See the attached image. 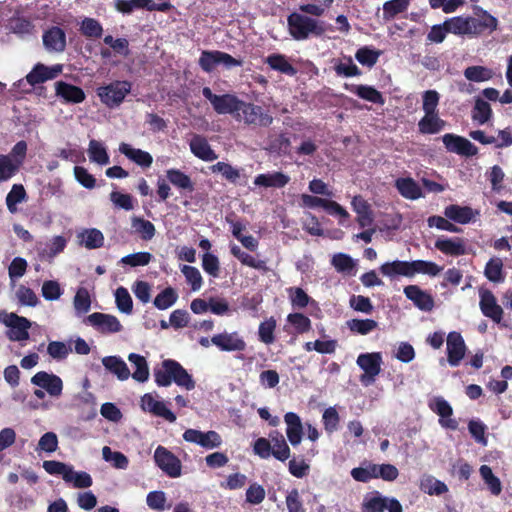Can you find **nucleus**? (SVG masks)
I'll use <instances>...</instances> for the list:
<instances>
[{
	"label": "nucleus",
	"instance_id": "nucleus-1",
	"mask_svg": "<svg viewBox=\"0 0 512 512\" xmlns=\"http://www.w3.org/2000/svg\"><path fill=\"white\" fill-rule=\"evenodd\" d=\"M155 382L160 387L170 386L175 382L178 386L187 390L195 388V381L187 370L176 360L166 359L160 369L154 370Z\"/></svg>",
	"mask_w": 512,
	"mask_h": 512
},
{
	"label": "nucleus",
	"instance_id": "nucleus-2",
	"mask_svg": "<svg viewBox=\"0 0 512 512\" xmlns=\"http://www.w3.org/2000/svg\"><path fill=\"white\" fill-rule=\"evenodd\" d=\"M290 35L295 40H305L311 34L320 37L326 32L323 22L309 16L293 12L287 17Z\"/></svg>",
	"mask_w": 512,
	"mask_h": 512
},
{
	"label": "nucleus",
	"instance_id": "nucleus-3",
	"mask_svg": "<svg viewBox=\"0 0 512 512\" xmlns=\"http://www.w3.org/2000/svg\"><path fill=\"white\" fill-rule=\"evenodd\" d=\"M132 83L127 80H116L108 85L97 89V96L101 102L108 108L119 107L125 97L131 92Z\"/></svg>",
	"mask_w": 512,
	"mask_h": 512
},
{
	"label": "nucleus",
	"instance_id": "nucleus-4",
	"mask_svg": "<svg viewBox=\"0 0 512 512\" xmlns=\"http://www.w3.org/2000/svg\"><path fill=\"white\" fill-rule=\"evenodd\" d=\"M198 64L204 72L211 73L219 65H222L226 69H231L242 66L243 61L220 50H203L199 57Z\"/></svg>",
	"mask_w": 512,
	"mask_h": 512
},
{
	"label": "nucleus",
	"instance_id": "nucleus-5",
	"mask_svg": "<svg viewBox=\"0 0 512 512\" xmlns=\"http://www.w3.org/2000/svg\"><path fill=\"white\" fill-rule=\"evenodd\" d=\"M202 95L211 103L217 114H235L240 112L242 100L234 94L216 95L209 87H204Z\"/></svg>",
	"mask_w": 512,
	"mask_h": 512
},
{
	"label": "nucleus",
	"instance_id": "nucleus-6",
	"mask_svg": "<svg viewBox=\"0 0 512 512\" xmlns=\"http://www.w3.org/2000/svg\"><path fill=\"white\" fill-rule=\"evenodd\" d=\"M357 365L364 371L360 381L364 385H370L381 372L382 357L379 352L362 353L357 357Z\"/></svg>",
	"mask_w": 512,
	"mask_h": 512
},
{
	"label": "nucleus",
	"instance_id": "nucleus-7",
	"mask_svg": "<svg viewBox=\"0 0 512 512\" xmlns=\"http://www.w3.org/2000/svg\"><path fill=\"white\" fill-rule=\"evenodd\" d=\"M154 461L156 465L169 477L177 478L181 476L182 464L180 459L167 448L159 445L154 452Z\"/></svg>",
	"mask_w": 512,
	"mask_h": 512
},
{
	"label": "nucleus",
	"instance_id": "nucleus-8",
	"mask_svg": "<svg viewBox=\"0 0 512 512\" xmlns=\"http://www.w3.org/2000/svg\"><path fill=\"white\" fill-rule=\"evenodd\" d=\"M115 9L123 14H131L134 10L168 12L173 8L170 2L155 3L154 0H116Z\"/></svg>",
	"mask_w": 512,
	"mask_h": 512
},
{
	"label": "nucleus",
	"instance_id": "nucleus-9",
	"mask_svg": "<svg viewBox=\"0 0 512 512\" xmlns=\"http://www.w3.org/2000/svg\"><path fill=\"white\" fill-rule=\"evenodd\" d=\"M442 141L448 152L465 157H472L478 153V148L465 137L447 133L443 135Z\"/></svg>",
	"mask_w": 512,
	"mask_h": 512
},
{
	"label": "nucleus",
	"instance_id": "nucleus-10",
	"mask_svg": "<svg viewBox=\"0 0 512 512\" xmlns=\"http://www.w3.org/2000/svg\"><path fill=\"white\" fill-rule=\"evenodd\" d=\"M446 350L447 362L449 365L451 367L459 366L467 350V346L461 333L452 331L447 335Z\"/></svg>",
	"mask_w": 512,
	"mask_h": 512
},
{
	"label": "nucleus",
	"instance_id": "nucleus-11",
	"mask_svg": "<svg viewBox=\"0 0 512 512\" xmlns=\"http://www.w3.org/2000/svg\"><path fill=\"white\" fill-rule=\"evenodd\" d=\"M479 307L482 314L496 324H501L503 319V308L497 303L495 295L488 289L479 292Z\"/></svg>",
	"mask_w": 512,
	"mask_h": 512
},
{
	"label": "nucleus",
	"instance_id": "nucleus-12",
	"mask_svg": "<svg viewBox=\"0 0 512 512\" xmlns=\"http://www.w3.org/2000/svg\"><path fill=\"white\" fill-rule=\"evenodd\" d=\"M211 343L225 352H242L246 349V342L238 332L215 334L211 337Z\"/></svg>",
	"mask_w": 512,
	"mask_h": 512
},
{
	"label": "nucleus",
	"instance_id": "nucleus-13",
	"mask_svg": "<svg viewBox=\"0 0 512 512\" xmlns=\"http://www.w3.org/2000/svg\"><path fill=\"white\" fill-rule=\"evenodd\" d=\"M86 320L102 334L117 333L123 328L118 318L111 314L94 312Z\"/></svg>",
	"mask_w": 512,
	"mask_h": 512
},
{
	"label": "nucleus",
	"instance_id": "nucleus-14",
	"mask_svg": "<svg viewBox=\"0 0 512 512\" xmlns=\"http://www.w3.org/2000/svg\"><path fill=\"white\" fill-rule=\"evenodd\" d=\"M62 70L63 67L60 64L48 67L42 63H37L26 75V81L34 87L48 80L55 79L62 73Z\"/></svg>",
	"mask_w": 512,
	"mask_h": 512
},
{
	"label": "nucleus",
	"instance_id": "nucleus-15",
	"mask_svg": "<svg viewBox=\"0 0 512 512\" xmlns=\"http://www.w3.org/2000/svg\"><path fill=\"white\" fill-rule=\"evenodd\" d=\"M183 439L206 449H213L221 445L220 435L213 430L202 432L196 429H187L183 433Z\"/></svg>",
	"mask_w": 512,
	"mask_h": 512
},
{
	"label": "nucleus",
	"instance_id": "nucleus-16",
	"mask_svg": "<svg viewBox=\"0 0 512 512\" xmlns=\"http://www.w3.org/2000/svg\"><path fill=\"white\" fill-rule=\"evenodd\" d=\"M31 383L46 390L52 397H58L62 394V379L55 374L39 371L31 378Z\"/></svg>",
	"mask_w": 512,
	"mask_h": 512
},
{
	"label": "nucleus",
	"instance_id": "nucleus-17",
	"mask_svg": "<svg viewBox=\"0 0 512 512\" xmlns=\"http://www.w3.org/2000/svg\"><path fill=\"white\" fill-rule=\"evenodd\" d=\"M240 112L243 114V119L247 124H257L263 127H268L273 122V117L268 113H264L261 106L242 101Z\"/></svg>",
	"mask_w": 512,
	"mask_h": 512
},
{
	"label": "nucleus",
	"instance_id": "nucleus-18",
	"mask_svg": "<svg viewBox=\"0 0 512 512\" xmlns=\"http://www.w3.org/2000/svg\"><path fill=\"white\" fill-rule=\"evenodd\" d=\"M141 407L145 412H149L157 417H162L170 423L175 422L176 415L166 407L163 401H157L152 394H144L141 398Z\"/></svg>",
	"mask_w": 512,
	"mask_h": 512
},
{
	"label": "nucleus",
	"instance_id": "nucleus-19",
	"mask_svg": "<svg viewBox=\"0 0 512 512\" xmlns=\"http://www.w3.org/2000/svg\"><path fill=\"white\" fill-rule=\"evenodd\" d=\"M430 409L436 413L440 419L439 423L444 428L456 430L458 422L455 419H450L453 414L451 405L442 397H436L433 403L429 404Z\"/></svg>",
	"mask_w": 512,
	"mask_h": 512
},
{
	"label": "nucleus",
	"instance_id": "nucleus-20",
	"mask_svg": "<svg viewBox=\"0 0 512 512\" xmlns=\"http://www.w3.org/2000/svg\"><path fill=\"white\" fill-rule=\"evenodd\" d=\"M43 45L49 52H63L66 49V34L58 26H52L43 33Z\"/></svg>",
	"mask_w": 512,
	"mask_h": 512
},
{
	"label": "nucleus",
	"instance_id": "nucleus-21",
	"mask_svg": "<svg viewBox=\"0 0 512 512\" xmlns=\"http://www.w3.org/2000/svg\"><path fill=\"white\" fill-rule=\"evenodd\" d=\"M55 92L64 102L71 104L82 103L86 98L85 92L81 87L64 81L55 83Z\"/></svg>",
	"mask_w": 512,
	"mask_h": 512
},
{
	"label": "nucleus",
	"instance_id": "nucleus-22",
	"mask_svg": "<svg viewBox=\"0 0 512 512\" xmlns=\"http://www.w3.org/2000/svg\"><path fill=\"white\" fill-rule=\"evenodd\" d=\"M404 294L422 311H431L434 307L433 297L417 285L406 286Z\"/></svg>",
	"mask_w": 512,
	"mask_h": 512
},
{
	"label": "nucleus",
	"instance_id": "nucleus-23",
	"mask_svg": "<svg viewBox=\"0 0 512 512\" xmlns=\"http://www.w3.org/2000/svg\"><path fill=\"white\" fill-rule=\"evenodd\" d=\"M344 88L355 94L359 98L371 102L373 104L384 105L385 98L382 93L370 85L344 84Z\"/></svg>",
	"mask_w": 512,
	"mask_h": 512
},
{
	"label": "nucleus",
	"instance_id": "nucleus-24",
	"mask_svg": "<svg viewBox=\"0 0 512 512\" xmlns=\"http://www.w3.org/2000/svg\"><path fill=\"white\" fill-rule=\"evenodd\" d=\"M469 25L471 27L470 37H478L484 34H492L498 29L499 22L496 17L476 18L469 16Z\"/></svg>",
	"mask_w": 512,
	"mask_h": 512
},
{
	"label": "nucleus",
	"instance_id": "nucleus-25",
	"mask_svg": "<svg viewBox=\"0 0 512 512\" xmlns=\"http://www.w3.org/2000/svg\"><path fill=\"white\" fill-rule=\"evenodd\" d=\"M191 152L203 161H214L218 155L209 145L207 139L201 135H194L190 141Z\"/></svg>",
	"mask_w": 512,
	"mask_h": 512
},
{
	"label": "nucleus",
	"instance_id": "nucleus-26",
	"mask_svg": "<svg viewBox=\"0 0 512 512\" xmlns=\"http://www.w3.org/2000/svg\"><path fill=\"white\" fill-rule=\"evenodd\" d=\"M290 181V177L283 172L259 174L254 179V184L264 188H283Z\"/></svg>",
	"mask_w": 512,
	"mask_h": 512
},
{
	"label": "nucleus",
	"instance_id": "nucleus-27",
	"mask_svg": "<svg viewBox=\"0 0 512 512\" xmlns=\"http://www.w3.org/2000/svg\"><path fill=\"white\" fill-rule=\"evenodd\" d=\"M119 151L129 160L143 168H148L153 163V157L149 152L133 148L130 144L121 143L119 145Z\"/></svg>",
	"mask_w": 512,
	"mask_h": 512
},
{
	"label": "nucleus",
	"instance_id": "nucleus-28",
	"mask_svg": "<svg viewBox=\"0 0 512 512\" xmlns=\"http://www.w3.org/2000/svg\"><path fill=\"white\" fill-rule=\"evenodd\" d=\"M287 424L286 434L292 446L300 444L303 435V427L300 417L294 412H288L284 416Z\"/></svg>",
	"mask_w": 512,
	"mask_h": 512
},
{
	"label": "nucleus",
	"instance_id": "nucleus-29",
	"mask_svg": "<svg viewBox=\"0 0 512 512\" xmlns=\"http://www.w3.org/2000/svg\"><path fill=\"white\" fill-rule=\"evenodd\" d=\"M446 122L441 119L438 112L428 113L418 122V130L421 134H437L444 129Z\"/></svg>",
	"mask_w": 512,
	"mask_h": 512
},
{
	"label": "nucleus",
	"instance_id": "nucleus-30",
	"mask_svg": "<svg viewBox=\"0 0 512 512\" xmlns=\"http://www.w3.org/2000/svg\"><path fill=\"white\" fill-rule=\"evenodd\" d=\"M398 192L406 199L416 200L423 196L419 184L411 177L398 178L395 181Z\"/></svg>",
	"mask_w": 512,
	"mask_h": 512
},
{
	"label": "nucleus",
	"instance_id": "nucleus-31",
	"mask_svg": "<svg viewBox=\"0 0 512 512\" xmlns=\"http://www.w3.org/2000/svg\"><path fill=\"white\" fill-rule=\"evenodd\" d=\"M102 364L121 381L127 380L131 375L125 361L118 356H106L102 359Z\"/></svg>",
	"mask_w": 512,
	"mask_h": 512
},
{
	"label": "nucleus",
	"instance_id": "nucleus-32",
	"mask_svg": "<svg viewBox=\"0 0 512 512\" xmlns=\"http://www.w3.org/2000/svg\"><path fill=\"white\" fill-rule=\"evenodd\" d=\"M265 63L275 71L288 76H294L297 69L288 61L287 57L280 53H273L265 58Z\"/></svg>",
	"mask_w": 512,
	"mask_h": 512
},
{
	"label": "nucleus",
	"instance_id": "nucleus-33",
	"mask_svg": "<svg viewBox=\"0 0 512 512\" xmlns=\"http://www.w3.org/2000/svg\"><path fill=\"white\" fill-rule=\"evenodd\" d=\"M383 276L395 278L397 276L411 277L410 261L395 260L386 262L379 267Z\"/></svg>",
	"mask_w": 512,
	"mask_h": 512
},
{
	"label": "nucleus",
	"instance_id": "nucleus-34",
	"mask_svg": "<svg viewBox=\"0 0 512 512\" xmlns=\"http://www.w3.org/2000/svg\"><path fill=\"white\" fill-rule=\"evenodd\" d=\"M444 215L459 224H468L474 218V212L471 207L456 204L447 206L444 210Z\"/></svg>",
	"mask_w": 512,
	"mask_h": 512
},
{
	"label": "nucleus",
	"instance_id": "nucleus-35",
	"mask_svg": "<svg viewBox=\"0 0 512 512\" xmlns=\"http://www.w3.org/2000/svg\"><path fill=\"white\" fill-rule=\"evenodd\" d=\"M16 321L7 332V337L11 341H24L29 339V328L31 322L23 316H11Z\"/></svg>",
	"mask_w": 512,
	"mask_h": 512
},
{
	"label": "nucleus",
	"instance_id": "nucleus-36",
	"mask_svg": "<svg viewBox=\"0 0 512 512\" xmlns=\"http://www.w3.org/2000/svg\"><path fill=\"white\" fill-rule=\"evenodd\" d=\"M435 248L446 255L461 256L466 253L464 242L460 238L450 239H437Z\"/></svg>",
	"mask_w": 512,
	"mask_h": 512
},
{
	"label": "nucleus",
	"instance_id": "nucleus-37",
	"mask_svg": "<svg viewBox=\"0 0 512 512\" xmlns=\"http://www.w3.org/2000/svg\"><path fill=\"white\" fill-rule=\"evenodd\" d=\"M166 177L172 185L182 191L192 193L195 189L194 183L192 182L190 176L179 169H168L166 171Z\"/></svg>",
	"mask_w": 512,
	"mask_h": 512
},
{
	"label": "nucleus",
	"instance_id": "nucleus-38",
	"mask_svg": "<svg viewBox=\"0 0 512 512\" xmlns=\"http://www.w3.org/2000/svg\"><path fill=\"white\" fill-rule=\"evenodd\" d=\"M387 501L388 498L382 496L379 491H373L365 496L362 503V512H384Z\"/></svg>",
	"mask_w": 512,
	"mask_h": 512
},
{
	"label": "nucleus",
	"instance_id": "nucleus-39",
	"mask_svg": "<svg viewBox=\"0 0 512 512\" xmlns=\"http://www.w3.org/2000/svg\"><path fill=\"white\" fill-rule=\"evenodd\" d=\"M419 488L428 495H441L448 491L444 482L435 479L431 475H425L420 479Z\"/></svg>",
	"mask_w": 512,
	"mask_h": 512
},
{
	"label": "nucleus",
	"instance_id": "nucleus-40",
	"mask_svg": "<svg viewBox=\"0 0 512 512\" xmlns=\"http://www.w3.org/2000/svg\"><path fill=\"white\" fill-rule=\"evenodd\" d=\"M128 360L135 366V371L132 374L133 379L141 383L146 382L149 378V368L145 357L130 353Z\"/></svg>",
	"mask_w": 512,
	"mask_h": 512
},
{
	"label": "nucleus",
	"instance_id": "nucleus-41",
	"mask_svg": "<svg viewBox=\"0 0 512 512\" xmlns=\"http://www.w3.org/2000/svg\"><path fill=\"white\" fill-rule=\"evenodd\" d=\"M78 237L81 238L80 243L90 250L101 248L104 245V235L96 228L86 229Z\"/></svg>",
	"mask_w": 512,
	"mask_h": 512
},
{
	"label": "nucleus",
	"instance_id": "nucleus-42",
	"mask_svg": "<svg viewBox=\"0 0 512 512\" xmlns=\"http://www.w3.org/2000/svg\"><path fill=\"white\" fill-rule=\"evenodd\" d=\"M353 210L358 215V222L361 227L366 226L372 222L370 205L360 195L354 196L352 199Z\"/></svg>",
	"mask_w": 512,
	"mask_h": 512
},
{
	"label": "nucleus",
	"instance_id": "nucleus-43",
	"mask_svg": "<svg viewBox=\"0 0 512 512\" xmlns=\"http://www.w3.org/2000/svg\"><path fill=\"white\" fill-rule=\"evenodd\" d=\"M493 115L490 104L481 97L475 98V104L472 109V119L483 125L487 123Z\"/></svg>",
	"mask_w": 512,
	"mask_h": 512
},
{
	"label": "nucleus",
	"instance_id": "nucleus-44",
	"mask_svg": "<svg viewBox=\"0 0 512 512\" xmlns=\"http://www.w3.org/2000/svg\"><path fill=\"white\" fill-rule=\"evenodd\" d=\"M484 275L494 283H501L505 280L503 272V261L498 257L491 258L485 266Z\"/></svg>",
	"mask_w": 512,
	"mask_h": 512
},
{
	"label": "nucleus",
	"instance_id": "nucleus-45",
	"mask_svg": "<svg viewBox=\"0 0 512 512\" xmlns=\"http://www.w3.org/2000/svg\"><path fill=\"white\" fill-rule=\"evenodd\" d=\"M445 26L448 27L449 33L454 35L470 36L471 27L469 25V16H455L445 20Z\"/></svg>",
	"mask_w": 512,
	"mask_h": 512
},
{
	"label": "nucleus",
	"instance_id": "nucleus-46",
	"mask_svg": "<svg viewBox=\"0 0 512 512\" xmlns=\"http://www.w3.org/2000/svg\"><path fill=\"white\" fill-rule=\"evenodd\" d=\"M276 436L270 435L272 442V456L281 462L290 457V448L282 434L275 432Z\"/></svg>",
	"mask_w": 512,
	"mask_h": 512
},
{
	"label": "nucleus",
	"instance_id": "nucleus-47",
	"mask_svg": "<svg viewBox=\"0 0 512 512\" xmlns=\"http://www.w3.org/2000/svg\"><path fill=\"white\" fill-rule=\"evenodd\" d=\"M350 474L355 481L368 483L372 479H377L376 464L365 461L362 466L353 468Z\"/></svg>",
	"mask_w": 512,
	"mask_h": 512
},
{
	"label": "nucleus",
	"instance_id": "nucleus-48",
	"mask_svg": "<svg viewBox=\"0 0 512 512\" xmlns=\"http://www.w3.org/2000/svg\"><path fill=\"white\" fill-rule=\"evenodd\" d=\"M442 270V267L438 266L432 261L425 260H414L410 261L411 277L415 274H425L429 276H436Z\"/></svg>",
	"mask_w": 512,
	"mask_h": 512
},
{
	"label": "nucleus",
	"instance_id": "nucleus-49",
	"mask_svg": "<svg viewBox=\"0 0 512 512\" xmlns=\"http://www.w3.org/2000/svg\"><path fill=\"white\" fill-rule=\"evenodd\" d=\"M80 32L86 38L99 39L103 35L102 24L94 18L85 17L80 24Z\"/></svg>",
	"mask_w": 512,
	"mask_h": 512
},
{
	"label": "nucleus",
	"instance_id": "nucleus-50",
	"mask_svg": "<svg viewBox=\"0 0 512 512\" xmlns=\"http://www.w3.org/2000/svg\"><path fill=\"white\" fill-rule=\"evenodd\" d=\"M132 227L135 232L140 235L141 239L144 241L151 240L156 233L155 226L149 220H146L141 217L134 216L132 218Z\"/></svg>",
	"mask_w": 512,
	"mask_h": 512
},
{
	"label": "nucleus",
	"instance_id": "nucleus-51",
	"mask_svg": "<svg viewBox=\"0 0 512 512\" xmlns=\"http://www.w3.org/2000/svg\"><path fill=\"white\" fill-rule=\"evenodd\" d=\"M89 158L99 165H107L110 161L105 146L97 140H90L88 147Z\"/></svg>",
	"mask_w": 512,
	"mask_h": 512
},
{
	"label": "nucleus",
	"instance_id": "nucleus-52",
	"mask_svg": "<svg viewBox=\"0 0 512 512\" xmlns=\"http://www.w3.org/2000/svg\"><path fill=\"white\" fill-rule=\"evenodd\" d=\"M27 193L22 184H14L6 196V206L10 213L17 211V204L25 201Z\"/></svg>",
	"mask_w": 512,
	"mask_h": 512
},
{
	"label": "nucleus",
	"instance_id": "nucleus-53",
	"mask_svg": "<svg viewBox=\"0 0 512 512\" xmlns=\"http://www.w3.org/2000/svg\"><path fill=\"white\" fill-rule=\"evenodd\" d=\"M66 483H72L74 488H89L93 484L92 477L85 471L75 472L73 467H70L68 474L64 475Z\"/></svg>",
	"mask_w": 512,
	"mask_h": 512
},
{
	"label": "nucleus",
	"instance_id": "nucleus-54",
	"mask_svg": "<svg viewBox=\"0 0 512 512\" xmlns=\"http://www.w3.org/2000/svg\"><path fill=\"white\" fill-rule=\"evenodd\" d=\"M276 326L277 322L273 316L261 322L258 327L259 340L266 345L274 343Z\"/></svg>",
	"mask_w": 512,
	"mask_h": 512
},
{
	"label": "nucleus",
	"instance_id": "nucleus-55",
	"mask_svg": "<svg viewBox=\"0 0 512 512\" xmlns=\"http://www.w3.org/2000/svg\"><path fill=\"white\" fill-rule=\"evenodd\" d=\"M213 173H221L227 181L236 184L241 177V170L226 162H217L210 167Z\"/></svg>",
	"mask_w": 512,
	"mask_h": 512
},
{
	"label": "nucleus",
	"instance_id": "nucleus-56",
	"mask_svg": "<svg viewBox=\"0 0 512 512\" xmlns=\"http://www.w3.org/2000/svg\"><path fill=\"white\" fill-rule=\"evenodd\" d=\"M178 299L176 290L172 287H166L154 299L153 304L159 310H166L173 306Z\"/></svg>",
	"mask_w": 512,
	"mask_h": 512
},
{
	"label": "nucleus",
	"instance_id": "nucleus-57",
	"mask_svg": "<svg viewBox=\"0 0 512 512\" xmlns=\"http://www.w3.org/2000/svg\"><path fill=\"white\" fill-rule=\"evenodd\" d=\"M479 472L490 492L493 495L498 496L502 492V484L500 479L493 474L491 467L488 465H482Z\"/></svg>",
	"mask_w": 512,
	"mask_h": 512
},
{
	"label": "nucleus",
	"instance_id": "nucleus-58",
	"mask_svg": "<svg viewBox=\"0 0 512 512\" xmlns=\"http://www.w3.org/2000/svg\"><path fill=\"white\" fill-rule=\"evenodd\" d=\"M351 332L367 335L378 328V322L373 319H352L347 322Z\"/></svg>",
	"mask_w": 512,
	"mask_h": 512
},
{
	"label": "nucleus",
	"instance_id": "nucleus-59",
	"mask_svg": "<svg viewBox=\"0 0 512 512\" xmlns=\"http://www.w3.org/2000/svg\"><path fill=\"white\" fill-rule=\"evenodd\" d=\"M492 70L484 66H469L464 70V76L472 82H484L492 78Z\"/></svg>",
	"mask_w": 512,
	"mask_h": 512
},
{
	"label": "nucleus",
	"instance_id": "nucleus-60",
	"mask_svg": "<svg viewBox=\"0 0 512 512\" xmlns=\"http://www.w3.org/2000/svg\"><path fill=\"white\" fill-rule=\"evenodd\" d=\"M115 302L120 312L127 315L133 311V300L125 287H118L115 291Z\"/></svg>",
	"mask_w": 512,
	"mask_h": 512
},
{
	"label": "nucleus",
	"instance_id": "nucleus-61",
	"mask_svg": "<svg viewBox=\"0 0 512 512\" xmlns=\"http://www.w3.org/2000/svg\"><path fill=\"white\" fill-rule=\"evenodd\" d=\"M345 62H338L334 66V71L338 76L355 77L362 74L358 66L353 62L351 56L344 57Z\"/></svg>",
	"mask_w": 512,
	"mask_h": 512
},
{
	"label": "nucleus",
	"instance_id": "nucleus-62",
	"mask_svg": "<svg viewBox=\"0 0 512 512\" xmlns=\"http://www.w3.org/2000/svg\"><path fill=\"white\" fill-rule=\"evenodd\" d=\"M19 170L20 168L14 164L10 156L0 154V184L10 180Z\"/></svg>",
	"mask_w": 512,
	"mask_h": 512
},
{
	"label": "nucleus",
	"instance_id": "nucleus-63",
	"mask_svg": "<svg viewBox=\"0 0 512 512\" xmlns=\"http://www.w3.org/2000/svg\"><path fill=\"white\" fill-rule=\"evenodd\" d=\"M409 6V0H390L383 5V18L391 20L396 15L403 13Z\"/></svg>",
	"mask_w": 512,
	"mask_h": 512
},
{
	"label": "nucleus",
	"instance_id": "nucleus-64",
	"mask_svg": "<svg viewBox=\"0 0 512 512\" xmlns=\"http://www.w3.org/2000/svg\"><path fill=\"white\" fill-rule=\"evenodd\" d=\"M380 53L379 50L365 46L356 51L355 58L361 65L371 68L377 63Z\"/></svg>",
	"mask_w": 512,
	"mask_h": 512
}]
</instances>
